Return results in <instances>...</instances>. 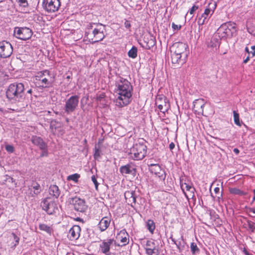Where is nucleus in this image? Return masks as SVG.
I'll list each match as a JSON object with an SVG mask.
<instances>
[{
  "label": "nucleus",
  "mask_w": 255,
  "mask_h": 255,
  "mask_svg": "<svg viewBox=\"0 0 255 255\" xmlns=\"http://www.w3.org/2000/svg\"><path fill=\"white\" fill-rule=\"evenodd\" d=\"M187 44L176 42L170 47L171 61L173 64L182 65L185 63L189 51Z\"/></svg>",
  "instance_id": "obj_1"
},
{
  "label": "nucleus",
  "mask_w": 255,
  "mask_h": 255,
  "mask_svg": "<svg viewBox=\"0 0 255 255\" xmlns=\"http://www.w3.org/2000/svg\"><path fill=\"white\" fill-rule=\"evenodd\" d=\"M116 86L119 95L117 100L122 101L119 102V104L122 107L128 105L132 96V87L130 83L127 79L120 77L119 81L116 82Z\"/></svg>",
  "instance_id": "obj_2"
},
{
  "label": "nucleus",
  "mask_w": 255,
  "mask_h": 255,
  "mask_svg": "<svg viewBox=\"0 0 255 255\" xmlns=\"http://www.w3.org/2000/svg\"><path fill=\"white\" fill-rule=\"evenodd\" d=\"M24 86L22 83L10 84L6 91V97L9 101H20L25 98Z\"/></svg>",
  "instance_id": "obj_3"
},
{
  "label": "nucleus",
  "mask_w": 255,
  "mask_h": 255,
  "mask_svg": "<svg viewBox=\"0 0 255 255\" xmlns=\"http://www.w3.org/2000/svg\"><path fill=\"white\" fill-rule=\"evenodd\" d=\"M105 27V25L98 23L96 24V27L94 28L92 32L90 31H85V36L92 43L102 41L105 36L103 32Z\"/></svg>",
  "instance_id": "obj_4"
},
{
  "label": "nucleus",
  "mask_w": 255,
  "mask_h": 255,
  "mask_svg": "<svg viewBox=\"0 0 255 255\" xmlns=\"http://www.w3.org/2000/svg\"><path fill=\"white\" fill-rule=\"evenodd\" d=\"M237 32L236 23L231 21L222 24L217 30V34L221 38H231Z\"/></svg>",
  "instance_id": "obj_5"
},
{
  "label": "nucleus",
  "mask_w": 255,
  "mask_h": 255,
  "mask_svg": "<svg viewBox=\"0 0 255 255\" xmlns=\"http://www.w3.org/2000/svg\"><path fill=\"white\" fill-rule=\"evenodd\" d=\"M147 147L143 143H137L133 144L129 149L128 154L130 158L134 160L142 159L146 155Z\"/></svg>",
  "instance_id": "obj_6"
},
{
  "label": "nucleus",
  "mask_w": 255,
  "mask_h": 255,
  "mask_svg": "<svg viewBox=\"0 0 255 255\" xmlns=\"http://www.w3.org/2000/svg\"><path fill=\"white\" fill-rule=\"evenodd\" d=\"M79 99L78 96L74 95L66 100L64 107V111L66 114H69L76 110L79 104Z\"/></svg>",
  "instance_id": "obj_7"
},
{
  "label": "nucleus",
  "mask_w": 255,
  "mask_h": 255,
  "mask_svg": "<svg viewBox=\"0 0 255 255\" xmlns=\"http://www.w3.org/2000/svg\"><path fill=\"white\" fill-rule=\"evenodd\" d=\"M41 206L49 215H53L58 210L57 204L55 202L51 201L49 197L45 198L42 201Z\"/></svg>",
  "instance_id": "obj_8"
},
{
  "label": "nucleus",
  "mask_w": 255,
  "mask_h": 255,
  "mask_svg": "<svg viewBox=\"0 0 255 255\" xmlns=\"http://www.w3.org/2000/svg\"><path fill=\"white\" fill-rule=\"evenodd\" d=\"M169 239L172 241L174 244H175L180 253L182 255L186 254L188 252L189 246L183 239V235L180 236L178 238H173L172 235H171Z\"/></svg>",
  "instance_id": "obj_9"
},
{
  "label": "nucleus",
  "mask_w": 255,
  "mask_h": 255,
  "mask_svg": "<svg viewBox=\"0 0 255 255\" xmlns=\"http://www.w3.org/2000/svg\"><path fill=\"white\" fill-rule=\"evenodd\" d=\"M69 202L74 206V209L78 212L84 213L87 210L88 206L86 204L84 199L75 196L70 198Z\"/></svg>",
  "instance_id": "obj_10"
},
{
  "label": "nucleus",
  "mask_w": 255,
  "mask_h": 255,
  "mask_svg": "<svg viewBox=\"0 0 255 255\" xmlns=\"http://www.w3.org/2000/svg\"><path fill=\"white\" fill-rule=\"evenodd\" d=\"M32 33V30L26 27H15L14 30L15 37L23 40H26L30 38Z\"/></svg>",
  "instance_id": "obj_11"
},
{
  "label": "nucleus",
  "mask_w": 255,
  "mask_h": 255,
  "mask_svg": "<svg viewBox=\"0 0 255 255\" xmlns=\"http://www.w3.org/2000/svg\"><path fill=\"white\" fill-rule=\"evenodd\" d=\"M42 5L48 12H54L59 9L61 2L60 0H43Z\"/></svg>",
  "instance_id": "obj_12"
},
{
  "label": "nucleus",
  "mask_w": 255,
  "mask_h": 255,
  "mask_svg": "<svg viewBox=\"0 0 255 255\" xmlns=\"http://www.w3.org/2000/svg\"><path fill=\"white\" fill-rule=\"evenodd\" d=\"M13 47L8 41L3 40L0 42V58H6L11 56Z\"/></svg>",
  "instance_id": "obj_13"
},
{
  "label": "nucleus",
  "mask_w": 255,
  "mask_h": 255,
  "mask_svg": "<svg viewBox=\"0 0 255 255\" xmlns=\"http://www.w3.org/2000/svg\"><path fill=\"white\" fill-rule=\"evenodd\" d=\"M114 245L115 246H119V245H117L116 241L114 239H109L103 240L100 245V248L102 253L105 255H111L112 253L110 252V249Z\"/></svg>",
  "instance_id": "obj_14"
},
{
  "label": "nucleus",
  "mask_w": 255,
  "mask_h": 255,
  "mask_svg": "<svg viewBox=\"0 0 255 255\" xmlns=\"http://www.w3.org/2000/svg\"><path fill=\"white\" fill-rule=\"evenodd\" d=\"M155 105L160 112L163 113L167 111L170 106L168 100L163 95L156 98Z\"/></svg>",
  "instance_id": "obj_15"
},
{
  "label": "nucleus",
  "mask_w": 255,
  "mask_h": 255,
  "mask_svg": "<svg viewBox=\"0 0 255 255\" xmlns=\"http://www.w3.org/2000/svg\"><path fill=\"white\" fill-rule=\"evenodd\" d=\"M36 80L35 85L40 89L52 87L53 81L51 79V78L48 77H45L42 79L36 78Z\"/></svg>",
  "instance_id": "obj_16"
},
{
  "label": "nucleus",
  "mask_w": 255,
  "mask_h": 255,
  "mask_svg": "<svg viewBox=\"0 0 255 255\" xmlns=\"http://www.w3.org/2000/svg\"><path fill=\"white\" fill-rule=\"evenodd\" d=\"M143 41L145 45H142L141 43L140 45L145 49H150L156 43L155 37L150 32L144 36Z\"/></svg>",
  "instance_id": "obj_17"
},
{
  "label": "nucleus",
  "mask_w": 255,
  "mask_h": 255,
  "mask_svg": "<svg viewBox=\"0 0 255 255\" xmlns=\"http://www.w3.org/2000/svg\"><path fill=\"white\" fill-rule=\"evenodd\" d=\"M180 185L182 190L184 191V189L188 192L187 193H184L186 197L187 198H193L195 196L194 192L195 188L192 185V184H189L186 182L183 183V179L180 178Z\"/></svg>",
  "instance_id": "obj_18"
},
{
  "label": "nucleus",
  "mask_w": 255,
  "mask_h": 255,
  "mask_svg": "<svg viewBox=\"0 0 255 255\" xmlns=\"http://www.w3.org/2000/svg\"><path fill=\"white\" fill-rule=\"evenodd\" d=\"M120 171L123 175L125 174H131L134 176L136 174V169L133 165L129 163L122 166L120 168Z\"/></svg>",
  "instance_id": "obj_19"
},
{
  "label": "nucleus",
  "mask_w": 255,
  "mask_h": 255,
  "mask_svg": "<svg viewBox=\"0 0 255 255\" xmlns=\"http://www.w3.org/2000/svg\"><path fill=\"white\" fill-rule=\"evenodd\" d=\"M80 227L78 225H74L70 229L68 237L71 241L76 240L80 237Z\"/></svg>",
  "instance_id": "obj_20"
},
{
  "label": "nucleus",
  "mask_w": 255,
  "mask_h": 255,
  "mask_svg": "<svg viewBox=\"0 0 255 255\" xmlns=\"http://www.w3.org/2000/svg\"><path fill=\"white\" fill-rule=\"evenodd\" d=\"M31 141L34 145L38 146L40 149H44L48 147L47 144L40 136L32 135Z\"/></svg>",
  "instance_id": "obj_21"
},
{
  "label": "nucleus",
  "mask_w": 255,
  "mask_h": 255,
  "mask_svg": "<svg viewBox=\"0 0 255 255\" xmlns=\"http://www.w3.org/2000/svg\"><path fill=\"white\" fill-rule=\"evenodd\" d=\"M204 105L203 99H197L193 102V110L198 115L203 114Z\"/></svg>",
  "instance_id": "obj_22"
},
{
  "label": "nucleus",
  "mask_w": 255,
  "mask_h": 255,
  "mask_svg": "<svg viewBox=\"0 0 255 255\" xmlns=\"http://www.w3.org/2000/svg\"><path fill=\"white\" fill-rule=\"evenodd\" d=\"M125 197L128 204H130L132 206V204L136 202V196L135 191H128L125 193Z\"/></svg>",
  "instance_id": "obj_23"
},
{
  "label": "nucleus",
  "mask_w": 255,
  "mask_h": 255,
  "mask_svg": "<svg viewBox=\"0 0 255 255\" xmlns=\"http://www.w3.org/2000/svg\"><path fill=\"white\" fill-rule=\"evenodd\" d=\"M111 223V219L108 217H104L100 220L98 227L101 232H104L109 227Z\"/></svg>",
  "instance_id": "obj_24"
},
{
  "label": "nucleus",
  "mask_w": 255,
  "mask_h": 255,
  "mask_svg": "<svg viewBox=\"0 0 255 255\" xmlns=\"http://www.w3.org/2000/svg\"><path fill=\"white\" fill-rule=\"evenodd\" d=\"M49 194L55 198H58L60 194V190L56 185H51L49 188Z\"/></svg>",
  "instance_id": "obj_25"
},
{
  "label": "nucleus",
  "mask_w": 255,
  "mask_h": 255,
  "mask_svg": "<svg viewBox=\"0 0 255 255\" xmlns=\"http://www.w3.org/2000/svg\"><path fill=\"white\" fill-rule=\"evenodd\" d=\"M209 10L205 9L201 17L198 18L197 22L199 25H202L208 22L209 18L210 17H209V15L210 14L209 13Z\"/></svg>",
  "instance_id": "obj_26"
},
{
  "label": "nucleus",
  "mask_w": 255,
  "mask_h": 255,
  "mask_svg": "<svg viewBox=\"0 0 255 255\" xmlns=\"http://www.w3.org/2000/svg\"><path fill=\"white\" fill-rule=\"evenodd\" d=\"M119 236H121V242L123 244V245H126L128 243V235L126 230L124 229L121 231Z\"/></svg>",
  "instance_id": "obj_27"
},
{
  "label": "nucleus",
  "mask_w": 255,
  "mask_h": 255,
  "mask_svg": "<svg viewBox=\"0 0 255 255\" xmlns=\"http://www.w3.org/2000/svg\"><path fill=\"white\" fill-rule=\"evenodd\" d=\"M230 193L234 195H238L240 196L247 195L248 193L244 192L237 188H230L229 189Z\"/></svg>",
  "instance_id": "obj_28"
},
{
  "label": "nucleus",
  "mask_w": 255,
  "mask_h": 255,
  "mask_svg": "<svg viewBox=\"0 0 255 255\" xmlns=\"http://www.w3.org/2000/svg\"><path fill=\"white\" fill-rule=\"evenodd\" d=\"M39 228L40 230L45 231L49 235H51L53 231L52 228L44 224H40L39 225Z\"/></svg>",
  "instance_id": "obj_29"
},
{
  "label": "nucleus",
  "mask_w": 255,
  "mask_h": 255,
  "mask_svg": "<svg viewBox=\"0 0 255 255\" xmlns=\"http://www.w3.org/2000/svg\"><path fill=\"white\" fill-rule=\"evenodd\" d=\"M146 226L149 231L152 234L155 228V223L152 220H148L146 222Z\"/></svg>",
  "instance_id": "obj_30"
},
{
  "label": "nucleus",
  "mask_w": 255,
  "mask_h": 255,
  "mask_svg": "<svg viewBox=\"0 0 255 255\" xmlns=\"http://www.w3.org/2000/svg\"><path fill=\"white\" fill-rule=\"evenodd\" d=\"M137 48L133 46L128 52V56L131 58H135L137 57Z\"/></svg>",
  "instance_id": "obj_31"
},
{
  "label": "nucleus",
  "mask_w": 255,
  "mask_h": 255,
  "mask_svg": "<svg viewBox=\"0 0 255 255\" xmlns=\"http://www.w3.org/2000/svg\"><path fill=\"white\" fill-rule=\"evenodd\" d=\"M217 6L216 2L215 1L210 2L208 4V7H207L205 9L209 10V13L210 14V15H212L214 13V10L216 9Z\"/></svg>",
  "instance_id": "obj_32"
},
{
  "label": "nucleus",
  "mask_w": 255,
  "mask_h": 255,
  "mask_svg": "<svg viewBox=\"0 0 255 255\" xmlns=\"http://www.w3.org/2000/svg\"><path fill=\"white\" fill-rule=\"evenodd\" d=\"M45 77L51 78L50 72L48 70H46L38 73L36 78H37V79H42Z\"/></svg>",
  "instance_id": "obj_33"
},
{
  "label": "nucleus",
  "mask_w": 255,
  "mask_h": 255,
  "mask_svg": "<svg viewBox=\"0 0 255 255\" xmlns=\"http://www.w3.org/2000/svg\"><path fill=\"white\" fill-rule=\"evenodd\" d=\"M146 253L148 255H158L159 251L158 248L156 247L152 249H146Z\"/></svg>",
  "instance_id": "obj_34"
},
{
  "label": "nucleus",
  "mask_w": 255,
  "mask_h": 255,
  "mask_svg": "<svg viewBox=\"0 0 255 255\" xmlns=\"http://www.w3.org/2000/svg\"><path fill=\"white\" fill-rule=\"evenodd\" d=\"M190 249L193 255L199 254L200 252L199 249L197 247L196 244L194 242L191 243L190 245Z\"/></svg>",
  "instance_id": "obj_35"
},
{
  "label": "nucleus",
  "mask_w": 255,
  "mask_h": 255,
  "mask_svg": "<svg viewBox=\"0 0 255 255\" xmlns=\"http://www.w3.org/2000/svg\"><path fill=\"white\" fill-rule=\"evenodd\" d=\"M80 177V175L78 173H75L70 175L67 177L68 180H72L75 182H77L78 179Z\"/></svg>",
  "instance_id": "obj_36"
},
{
  "label": "nucleus",
  "mask_w": 255,
  "mask_h": 255,
  "mask_svg": "<svg viewBox=\"0 0 255 255\" xmlns=\"http://www.w3.org/2000/svg\"><path fill=\"white\" fill-rule=\"evenodd\" d=\"M8 75L3 71L0 70V86L3 84L4 81L7 79Z\"/></svg>",
  "instance_id": "obj_37"
},
{
  "label": "nucleus",
  "mask_w": 255,
  "mask_h": 255,
  "mask_svg": "<svg viewBox=\"0 0 255 255\" xmlns=\"http://www.w3.org/2000/svg\"><path fill=\"white\" fill-rule=\"evenodd\" d=\"M32 187L34 189V194H38L41 191V187L37 183H34L32 184Z\"/></svg>",
  "instance_id": "obj_38"
},
{
  "label": "nucleus",
  "mask_w": 255,
  "mask_h": 255,
  "mask_svg": "<svg viewBox=\"0 0 255 255\" xmlns=\"http://www.w3.org/2000/svg\"><path fill=\"white\" fill-rule=\"evenodd\" d=\"M234 113V122L235 124L238 126H240L241 123L240 122V117L239 114L237 113L236 111L233 112Z\"/></svg>",
  "instance_id": "obj_39"
},
{
  "label": "nucleus",
  "mask_w": 255,
  "mask_h": 255,
  "mask_svg": "<svg viewBox=\"0 0 255 255\" xmlns=\"http://www.w3.org/2000/svg\"><path fill=\"white\" fill-rule=\"evenodd\" d=\"M101 151L99 147L95 146V153L94 154V157L95 159H97L101 156Z\"/></svg>",
  "instance_id": "obj_40"
},
{
  "label": "nucleus",
  "mask_w": 255,
  "mask_h": 255,
  "mask_svg": "<svg viewBox=\"0 0 255 255\" xmlns=\"http://www.w3.org/2000/svg\"><path fill=\"white\" fill-rule=\"evenodd\" d=\"M156 247L155 246V243L151 241H147V242H146V247H145V249H152V248H155Z\"/></svg>",
  "instance_id": "obj_41"
},
{
  "label": "nucleus",
  "mask_w": 255,
  "mask_h": 255,
  "mask_svg": "<svg viewBox=\"0 0 255 255\" xmlns=\"http://www.w3.org/2000/svg\"><path fill=\"white\" fill-rule=\"evenodd\" d=\"M5 150L9 153H13L14 151V147L13 145L7 144L5 145Z\"/></svg>",
  "instance_id": "obj_42"
},
{
  "label": "nucleus",
  "mask_w": 255,
  "mask_h": 255,
  "mask_svg": "<svg viewBox=\"0 0 255 255\" xmlns=\"http://www.w3.org/2000/svg\"><path fill=\"white\" fill-rule=\"evenodd\" d=\"M214 192L216 194H218L217 198L219 202H220V199L222 197V193H220V188L216 187L214 189Z\"/></svg>",
  "instance_id": "obj_43"
},
{
  "label": "nucleus",
  "mask_w": 255,
  "mask_h": 255,
  "mask_svg": "<svg viewBox=\"0 0 255 255\" xmlns=\"http://www.w3.org/2000/svg\"><path fill=\"white\" fill-rule=\"evenodd\" d=\"M11 236H12V237L13 238V240L15 242V244H14V246L15 247L19 243V238L18 237H17V235L15 233H11Z\"/></svg>",
  "instance_id": "obj_44"
},
{
  "label": "nucleus",
  "mask_w": 255,
  "mask_h": 255,
  "mask_svg": "<svg viewBox=\"0 0 255 255\" xmlns=\"http://www.w3.org/2000/svg\"><path fill=\"white\" fill-rule=\"evenodd\" d=\"M98 23H89L87 26V30L86 31H90L91 30L93 29L94 26H96V24Z\"/></svg>",
  "instance_id": "obj_45"
},
{
  "label": "nucleus",
  "mask_w": 255,
  "mask_h": 255,
  "mask_svg": "<svg viewBox=\"0 0 255 255\" xmlns=\"http://www.w3.org/2000/svg\"><path fill=\"white\" fill-rule=\"evenodd\" d=\"M248 226L249 229L251 230L252 232H254L255 229V226H254V223L253 222L248 221Z\"/></svg>",
  "instance_id": "obj_46"
},
{
  "label": "nucleus",
  "mask_w": 255,
  "mask_h": 255,
  "mask_svg": "<svg viewBox=\"0 0 255 255\" xmlns=\"http://www.w3.org/2000/svg\"><path fill=\"white\" fill-rule=\"evenodd\" d=\"M91 179H92V181H93V182L94 183L95 186V188L96 189H98V185H99V183L97 180V179L95 177V175H93L91 177Z\"/></svg>",
  "instance_id": "obj_47"
},
{
  "label": "nucleus",
  "mask_w": 255,
  "mask_h": 255,
  "mask_svg": "<svg viewBox=\"0 0 255 255\" xmlns=\"http://www.w3.org/2000/svg\"><path fill=\"white\" fill-rule=\"evenodd\" d=\"M125 27L128 29L130 30V28L131 27V24L130 22L128 20H125V23H124Z\"/></svg>",
  "instance_id": "obj_48"
},
{
  "label": "nucleus",
  "mask_w": 255,
  "mask_h": 255,
  "mask_svg": "<svg viewBox=\"0 0 255 255\" xmlns=\"http://www.w3.org/2000/svg\"><path fill=\"white\" fill-rule=\"evenodd\" d=\"M198 6H197L196 5H194L189 10V12L190 14H192L196 10H197L198 8Z\"/></svg>",
  "instance_id": "obj_49"
},
{
  "label": "nucleus",
  "mask_w": 255,
  "mask_h": 255,
  "mask_svg": "<svg viewBox=\"0 0 255 255\" xmlns=\"http://www.w3.org/2000/svg\"><path fill=\"white\" fill-rule=\"evenodd\" d=\"M17 1L20 5H22L23 6H26L27 5L28 3L26 0H16Z\"/></svg>",
  "instance_id": "obj_50"
},
{
  "label": "nucleus",
  "mask_w": 255,
  "mask_h": 255,
  "mask_svg": "<svg viewBox=\"0 0 255 255\" xmlns=\"http://www.w3.org/2000/svg\"><path fill=\"white\" fill-rule=\"evenodd\" d=\"M172 27L173 29V30H180L181 29V25H176L174 22H173L172 23Z\"/></svg>",
  "instance_id": "obj_51"
},
{
  "label": "nucleus",
  "mask_w": 255,
  "mask_h": 255,
  "mask_svg": "<svg viewBox=\"0 0 255 255\" xmlns=\"http://www.w3.org/2000/svg\"><path fill=\"white\" fill-rule=\"evenodd\" d=\"M41 150H42V153L40 155V157L47 156L48 155L47 148Z\"/></svg>",
  "instance_id": "obj_52"
},
{
  "label": "nucleus",
  "mask_w": 255,
  "mask_h": 255,
  "mask_svg": "<svg viewBox=\"0 0 255 255\" xmlns=\"http://www.w3.org/2000/svg\"><path fill=\"white\" fill-rule=\"evenodd\" d=\"M105 96L104 94H101L97 97V100L98 101H101L105 98Z\"/></svg>",
  "instance_id": "obj_53"
},
{
  "label": "nucleus",
  "mask_w": 255,
  "mask_h": 255,
  "mask_svg": "<svg viewBox=\"0 0 255 255\" xmlns=\"http://www.w3.org/2000/svg\"><path fill=\"white\" fill-rule=\"evenodd\" d=\"M251 53H252V57H254L255 56V46L253 45L251 47Z\"/></svg>",
  "instance_id": "obj_54"
},
{
  "label": "nucleus",
  "mask_w": 255,
  "mask_h": 255,
  "mask_svg": "<svg viewBox=\"0 0 255 255\" xmlns=\"http://www.w3.org/2000/svg\"><path fill=\"white\" fill-rule=\"evenodd\" d=\"M215 40V39L211 40L210 44L209 45V46L212 47H216L217 46V45L216 43L213 42V41Z\"/></svg>",
  "instance_id": "obj_55"
},
{
  "label": "nucleus",
  "mask_w": 255,
  "mask_h": 255,
  "mask_svg": "<svg viewBox=\"0 0 255 255\" xmlns=\"http://www.w3.org/2000/svg\"><path fill=\"white\" fill-rule=\"evenodd\" d=\"M251 58L252 57L251 56L248 55L247 57L244 60L243 63L245 64L247 63Z\"/></svg>",
  "instance_id": "obj_56"
},
{
  "label": "nucleus",
  "mask_w": 255,
  "mask_h": 255,
  "mask_svg": "<svg viewBox=\"0 0 255 255\" xmlns=\"http://www.w3.org/2000/svg\"><path fill=\"white\" fill-rule=\"evenodd\" d=\"M245 51L248 53L249 55L252 56L251 50L250 51L248 47L245 48Z\"/></svg>",
  "instance_id": "obj_57"
},
{
  "label": "nucleus",
  "mask_w": 255,
  "mask_h": 255,
  "mask_svg": "<svg viewBox=\"0 0 255 255\" xmlns=\"http://www.w3.org/2000/svg\"><path fill=\"white\" fill-rule=\"evenodd\" d=\"M169 147L170 150H172L175 147V144L173 142H171L170 143Z\"/></svg>",
  "instance_id": "obj_58"
},
{
  "label": "nucleus",
  "mask_w": 255,
  "mask_h": 255,
  "mask_svg": "<svg viewBox=\"0 0 255 255\" xmlns=\"http://www.w3.org/2000/svg\"><path fill=\"white\" fill-rule=\"evenodd\" d=\"M233 151L236 154H238L240 152V150L237 148H234Z\"/></svg>",
  "instance_id": "obj_59"
},
{
  "label": "nucleus",
  "mask_w": 255,
  "mask_h": 255,
  "mask_svg": "<svg viewBox=\"0 0 255 255\" xmlns=\"http://www.w3.org/2000/svg\"><path fill=\"white\" fill-rule=\"evenodd\" d=\"M244 253H245V255H253L252 254H250L246 250H244Z\"/></svg>",
  "instance_id": "obj_60"
},
{
  "label": "nucleus",
  "mask_w": 255,
  "mask_h": 255,
  "mask_svg": "<svg viewBox=\"0 0 255 255\" xmlns=\"http://www.w3.org/2000/svg\"><path fill=\"white\" fill-rule=\"evenodd\" d=\"M151 166H155L156 167H157L158 169H160V166L158 165V164H152L150 165Z\"/></svg>",
  "instance_id": "obj_61"
},
{
  "label": "nucleus",
  "mask_w": 255,
  "mask_h": 255,
  "mask_svg": "<svg viewBox=\"0 0 255 255\" xmlns=\"http://www.w3.org/2000/svg\"><path fill=\"white\" fill-rule=\"evenodd\" d=\"M254 196L253 198V202L255 201V189L253 190Z\"/></svg>",
  "instance_id": "obj_62"
},
{
  "label": "nucleus",
  "mask_w": 255,
  "mask_h": 255,
  "mask_svg": "<svg viewBox=\"0 0 255 255\" xmlns=\"http://www.w3.org/2000/svg\"><path fill=\"white\" fill-rule=\"evenodd\" d=\"M50 128L51 129L54 128L56 129V128L54 127V125H52V122L50 124Z\"/></svg>",
  "instance_id": "obj_63"
},
{
  "label": "nucleus",
  "mask_w": 255,
  "mask_h": 255,
  "mask_svg": "<svg viewBox=\"0 0 255 255\" xmlns=\"http://www.w3.org/2000/svg\"><path fill=\"white\" fill-rule=\"evenodd\" d=\"M32 93V89H30L28 90L27 91V94H30V95H31Z\"/></svg>",
  "instance_id": "obj_64"
}]
</instances>
